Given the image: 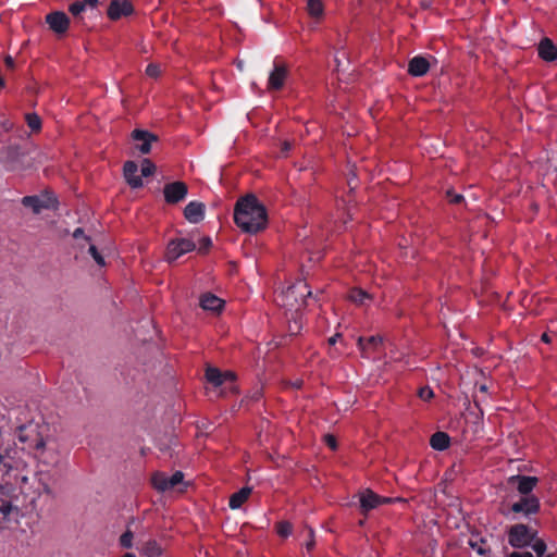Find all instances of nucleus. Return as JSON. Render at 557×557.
<instances>
[{
  "mask_svg": "<svg viewBox=\"0 0 557 557\" xmlns=\"http://www.w3.org/2000/svg\"><path fill=\"white\" fill-rule=\"evenodd\" d=\"M205 215V206L202 202L191 201L184 209V216L190 223H199Z\"/></svg>",
  "mask_w": 557,
  "mask_h": 557,
  "instance_id": "dca6fc26",
  "label": "nucleus"
},
{
  "mask_svg": "<svg viewBox=\"0 0 557 557\" xmlns=\"http://www.w3.org/2000/svg\"><path fill=\"white\" fill-rule=\"evenodd\" d=\"M141 554L146 557H163L162 548L154 540L147 541L141 547Z\"/></svg>",
  "mask_w": 557,
  "mask_h": 557,
  "instance_id": "bb28decb",
  "label": "nucleus"
},
{
  "mask_svg": "<svg viewBox=\"0 0 557 557\" xmlns=\"http://www.w3.org/2000/svg\"><path fill=\"white\" fill-rule=\"evenodd\" d=\"M212 242L209 237H203L201 240H200V246H199V250L200 251H206L210 246H211Z\"/></svg>",
  "mask_w": 557,
  "mask_h": 557,
  "instance_id": "a19ab883",
  "label": "nucleus"
},
{
  "mask_svg": "<svg viewBox=\"0 0 557 557\" xmlns=\"http://www.w3.org/2000/svg\"><path fill=\"white\" fill-rule=\"evenodd\" d=\"M277 533L282 537H287L292 533V525L288 522H280L277 524Z\"/></svg>",
  "mask_w": 557,
  "mask_h": 557,
  "instance_id": "e433bc0d",
  "label": "nucleus"
},
{
  "mask_svg": "<svg viewBox=\"0 0 557 557\" xmlns=\"http://www.w3.org/2000/svg\"><path fill=\"white\" fill-rule=\"evenodd\" d=\"M539 55L547 61L552 62L557 60V47L548 38H544L539 44Z\"/></svg>",
  "mask_w": 557,
  "mask_h": 557,
  "instance_id": "6ab92c4d",
  "label": "nucleus"
},
{
  "mask_svg": "<svg viewBox=\"0 0 557 557\" xmlns=\"http://www.w3.org/2000/svg\"><path fill=\"white\" fill-rule=\"evenodd\" d=\"M308 12L313 17H319L323 13V4L321 0H308Z\"/></svg>",
  "mask_w": 557,
  "mask_h": 557,
  "instance_id": "c756f323",
  "label": "nucleus"
},
{
  "mask_svg": "<svg viewBox=\"0 0 557 557\" xmlns=\"http://www.w3.org/2000/svg\"><path fill=\"white\" fill-rule=\"evenodd\" d=\"M4 86V81L3 78L0 77V87H3Z\"/></svg>",
  "mask_w": 557,
  "mask_h": 557,
  "instance_id": "864d4df0",
  "label": "nucleus"
},
{
  "mask_svg": "<svg viewBox=\"0 0 557 557\" xmlns=\"http://www.w3.org/2000/svg\"><path fill=\"white\" fill-rule=\"evenodd\" d=\"M46 23L53 33L63 35L69 29L70 18L64 12L54 11L46 16Z\"/></svg>",
  "mask_w": 557,
  "mask_h": 557,
  "instance_id": "f8f14e48",
  "label": "nucleus"
},
{
  "mask_svg": "<svg viewBox=\"0 0 557 557\" xmlns=\"http://www.w3.org/2000/svg\"><path fill=\"white\" fill-rule=\"evenodd\" d=\"M308 533H309V536H310V537H312V533H313V532H312V530H311V529L308 531ZM313 546H314V541H313V539H310V540L306 543V548H307L308 550H311Z\"/></svg>",
  "mask_w": 557,
  "mask_h": 557,
  "instance_id": "a18cd8bd",
  "label": "nucleus"
},
{
  "mask_svg": "<svg viewBox=\"0 0 557 557\" xmlns=\"http://www.w3.org/2000/svg\"><path fill=\"white\" fill-rule=\"evenodd\" d=\"M324 440H325V443L326 445L331 448V449H336L337 447V444H336V438L333 436V435H325L324 436Z\"/></svg>",
  "mask_w": 557,
  "mask_h": 557,
  "instance_id": "ea45409f",
  "label": "nucleus"
},
{
  "mask_svg": "<svg viewBox=\"0 0 557 557\" xmlns=\"http://www.w3.org/2000/svg\"><path fill=\"white\" fill-rule=\"evenodd\" d=\"M382 344L380 336H371L369 338L359 337L358 346L364 356H368L371 350H375Z\"/></svg>",
  "mask_w": 557,
  "mask_h": 557,
  "instance_id": "393cba45",
  "label": "nucleus"
},
{
  "mask_svg": "<svg viewBox=\"0 0 557 557\" xmlns=\"http://www.w3.org/2000/svg\"><path fill=\"white\" fill-rule=\"evenodd\" d=\"M540 509V503L537 497L529 495L521 498L520 502L515 503L511 506L513 512H522L524 515H531L537 512Z\"/></svg>",
  "mask_w": 557,
  "mask_h": 557,
  "instance_id": "2eb2a0df",
  "label": "nucleus"
},
{
  "mask_svg": "<svg viewBox=\"0 0 557 557\" xmlns=\"http://www.w3.org/2000/svg\"><path fill=\"white\" fill-rule=\"evenodd\" d=\"M510 482H518V491L521 494H529L537 483V479L535 476H522L515 475L509 479Z\"/></svg>",
  "mask_w": 557,
  "mask_h": 557,
  "instance_id": "5701e85b",
  "label": "nucleus"
},
{
  "mask_svg": "<svg viewBox=\"0 0 557 557\" xmlns=\"http://www.w3.org/2000/svg\"><path fill=\"white\" fill-rule=\"evenodd\" d=\"M16 437L23 444L22 450H27L44 465H55L60 458L59 444L51 435L46 423L30 422L21 426Z\"/></svg>",
  "mask_w": 557,
  "mask_h": 557,
  "instance_id": "f257e3e1",
  "label": "nucleus"
},
{
  "mask_svg": "<svg viewBox=\"0 0 557 557\" xmlns=\"http://www.w3.org/2000/svg\"><path fill=\"white\" fill-rule=\"evenodd\" d=\"M99 0H77L70 4L69 11L75 18H81L87 9H96Z\"/></svg>",
  "mask_w": 557,
  "mask_h": 557,
  "instance_id": "4be33fe9",
  "label": "nucleus"
},
{
  "mask_svg": "<svg viewBox=\"0 0 557 557\" xmlns=\"http://www.w3.org/2000/svg\"><path fill=\"white\" fill-rule=\"evenodd\" d=\"M88 252L100 268H103L106 265V260L103 256L98 251L96 246L90 243L88 245Z\"/></svg>",
  "mask_w": 557,
  "mask_h": 557,
  "instance_id": "7c9ffc66",
  "label": "nucleus"
},
{
  "mask_svg": "<svg viewBox=\"0 0 557 557\" xmlns=\"http://www.w3.org/2000/svg\"><path fill=\"white\" fill-rule=\"evenodd\" d=\"M469 545L480 556H487L490 552V547L487 546L486 541L478 536L471 537L469 540Z\"/></svg>",
  "mask_w": 557,
  "mask_h": 557,
  "instance_id": "c85d7f7f",
  "label": "nucleus"
},
{
  "mask_svg": "<svg viewBox=\"0 0 557 557\" xmlns=\"http://www.w3.org/2000/svg\"><path fill=\"white\" fill-rule=\"evenodd\" d=\"M73 237L78 240V239H84L86 243H89V238L88 237H85L84 236V232L82 228H76L73 233Z\"/></svg>",
  "mask_w": 557,
  "mask_h": 557,
  "instance_id": "79ce46f5",
  "label": "nucleus"
},
{
  "mask_svg": "<svg viewBox=\"0 0 557 557\" xmlns=\"http://www.w3.org/2000/svg\"><path fill=\"white\" fill-rule=\"evenodd\" d=\"M542 341H543V342H545V343H549V342H550V337H549V335H548V334H546V333H544V334L542 335Z\"/></svg>",
  "mask_w": 557,
  "mask_h": 557,
  "instance_id": "de8ad7c7",
  "label": "nucleus"
},
{
  "mask_svg": "<svg viewBox=\"0 0 557 557\" xmlns=\"http://www.w3.org/2000/svg\"><path fill=\"white\" fill-rule=\"evenodd\" d=\"M251 490L249 487H243L240 491L234 493L230 498V507L232 509H238L249 497Z\"/></svg>",
  "mask_w": 557,
  "mask_h": 557,
  "instance_id": "a878e982",
  "label": "nucleus"
},
{
  "mask_svg": "<svg viewBox=\"0 0 557 557\" xmlns=\"http://www.w3.org/2000/svg\"><path fill=\"white\" fill-rule=\"evenodd\" d=\"M348 299L357 306H368L372 297L361 288H352L348 294Z\"/></svg>",
  "mask_w": 557,
  "mask_h": 557,
  "instance_id": "b1692460",
  "label": "nucleus"
},
{
  "mask_svg": "<svg viewBox=\"0 0 557 557\" xmlns=\"http://www.w3.org/2000/svg\"><path fill=\"white\" fill-rule=\"evenodd\" d=\"M200 306L203 310L219 312L223 308L224 301L215 295L207 293L200 297Z\"/></svg>",
  "mask_w": 557,
  "mask_h": 557,
  "instance_id": "aec40b11",
  "label": "nucleus"
},
{
  "mask_svg": "<svg viewBox=\"0 0 557 557\" xmlns=\"http://www.w3.org/2000/svg\"><path fill=\"white\" fill-rule=\"evenodd\" d=\"M536 532L524 524H515L508 531V543L516 548L529 546Z\"/></svg>",
  "mask_w": 557,
  "mask_h": 557,
  "instance_id": "20e7f679",
  "label": "nucleus"
},
{
  "mask_svg": "<svg viewBox=\"0 0 557 557\" xmlns=\"http://www.w3.org/2000/svg\"><path fill=\"white\" fill-rule=\"evenodd\" d=\"M418 395L422 400L429 401L433 398L434 393L429 386H424L419 389Z\"/></svg>",
  "mask_w": 557,
  "mask_h": 557,
  "instance_id": "4c0bfd02",
  "label": "nucleus"
},
{
  "mask_svg": "<svg viewBox=\"0 0 557 557\" xmlns=\"http://www.w3.org/2000/svg\"><path fill=\"white\" fill-rule=\"evenodd\" d=\"M300 327L301 326L298 322H294V324H289V332L295 335L300 331Z\"/></svg>",
  "mask_w": 557,
  "mask_h": 557,
  "instance_id": "c03bdc74",
  "label": "nucleus"
},
{
  "mask_svg": "<svg viewBox=\"0 0 557 557\" xmlns=\"http://www.w3.org/2000/svg\"><path fill=\"white\" fill-rule=\"evenodd\" d=\"M146 74L149 77L157 78L161 74V66L156 63H151L146 67Z\"/></svg>",
  "mask_w": 557,
  "mask_h": 557,
  "instance_id": "c9c22d12",
  "label": "nucleus"
},
{
  "mask_svg": "<svg viewBox=\"0 0 557 557\" xmlns=\"http://www.w3.org/2000/svg\"><path fill=\"white\" fill-rule=\"evenodd\" d=\"M164 198L168 203H176L187 195V186L183 182H174L164 186Z\"/></svg>",
  "mask_w": 557,
  "mask_h": 557,
  "instance_id": "4468645a",
  "label": "nucleus"
},
{
  "mask_svg": "<svg viewBox=\"0 0 557 557\" xmlns=\"http://www.w3.org/2000/svg\"><path fill=\"white\" fill-rule=\"evenodd\" d=\"M430 69L429 61L423 57H414L410 60L408 65V72L412 76H423Z\"/></svg>",
  "mask_w": 557,
  "mask_h": 557,
  "instance_id": "412c9836",
  "label": "nucleus"
},
{
  "mask_svg": "<svg viewBox=\"0 0 557 557\" xmlns=\"http://www.w3.org/2000/svg\"><path fill=\"white\" fill-rule=\"evenodd\" d=\"M154 171H156V165L149 159H144L141 162V169H140L141 175L147 177V176L152 175L154 173Z\"/></svg>",
  "mask_w": 557,
  "mask_h": 557,
  "instance_id": "72a5a7b5",
  "label": "nucleus"
},
{
  "mask_svg": "<svg viewBox=\"0 0 557 557\" xmlns=\"http://www.w3.org/2000/svg\"><path fill=\"white\" fill-rule=\"evenodd\" d=\"M26 122H27L28 127L32 131L37 132L40 129L41 121L37 114H35V113L27 114Z\"/></svg>",
  "mask_w": 557,
  "mask_h": 557,
  "instance_id": "2f4dec72",
  "label": "nucleus"
},
{
  "mask_svg": "<svg viewBox=\"0 0 557 557\" xmlns=\"http://www.w3.org/2000/svg\"><path fill=\"white\" fill-rule=\"evenodd\" d=\"M133 532L127 530L120 536V545L123 548H131L133 546Z\"/></svg>",
  "mask_w": 557,
  "mask_h": 557,
  "instance_id": "f704fd0d",
  "label": "nucleus"
},
{
  "mask_svg": "<svg viewBox=\"0 0 557 557\" xmlns=\"http://www.w3.org/2000/svg\"><path fill=\"white\" fill-rule=\"evenodd\" d=\"M206 379L214 387L230 384L227 387L230 392H235V386H233L235 374L231 371L221 372L218 368L208 367L206 370Z\"/></svg>",
  "mask_w": 557,
  "mask_h": 557,
  "instance_id": "423d86ee",
  "label": "nucleus"
},
{
  "mask_svg": "<svg viewBox=\"0 0 557 557\" xmlns=\"http://www.w3.org/2000/svg\"><path fill=\"white\" fill-rule=\"evenodd\" d=\"M509 557H533V555L531 553H529V552H522V553L513 552V553L510 554Z\"/></svg>",
  "mask_w": 557,
  "mask_h": 557,
  "instance_id": "37998d69",
  "label": "nucleus"
},
{
  "mask_svg": "<svg viewBox=\"0 0 557 557\" xmlns=\"http://www.w3.org/2000/svg\"><path fill=\"white\" fill-rule=\"evenodd\" d=\"M480 391L485 393V392L487 391L486 385H481V386H480Z\"/></svg>",
  "mask_w": 557,
  "mask_h": 557,
  "instance_id": "8fccbe9b",
  "label": "nucleus"
},
{
  "mask_svg": "<svg viewBox=\"0 0 557 557\" xmlns=\"http://www.w3.org/2000/svg\"><path fill=\"white\" fill-rule=\"evenodd\" d=\"M289 149V144L288 143H284V150H288Z\"/></svg>",
  "mask_w": 557,
  "mask_h": 557,
  "instance_id": "603ef678",
  "label": "nucleus"
},
{
  "mask_svg": "<svg viewBox=\"0 0 557 557\" xmlns=\"http://www.w3.org/2000/svg\"><path fill=\"white\" fill-rule=\"evenodd\" d=\"M311 295V290L309 289L307 283L299 281L295 285L289 286L285 292V297L287 302L286 306L294 307L295 304L297 307L305 304L306 297Z\"/></svg>",
  "mask_w": 557,
  "mask_h": 557,
  "instance_id": "0eeeda50",
  "label": "nucleus"
},
{
  "mask_svg": "<svg viewBox=\"0 0 557 557\" xmlns=\"http://www.w3.org/2000/svg\"><path fill=\"white\" fill-rule=\"evenodd\" d=\"M234 220L244 232L257 233L267 225L265 208L250 195L239 199L235 206Z\"/></svg>",
  "mask_w": 557,
  "mask_h": 557,
  "instance_id": "f03ea898",
  "label": "nucleus"
},
{
  "mask_svg": "<svg viewBox=\"0 0 557 557\" xmlns=\"http://www.w3.org/2000/svg\"><path fill=\"white\" fill-rule=\"evenodd\" d=\"M132 139L136 143L135 148L143 154L149 153L152 143L158 141V137L154 134L143 129H134Z\"/></svg>",
  "mask_w": 557,
  "mask_h": 557,
  "instance_id": "9d476101",
  "label": "nucleus"
},
{
  "mask_svg": "<svg viewBox=\"0 0 557 557\" xmlns=\"http://www.w3.org/2000/svg\"><path fill=\"white\" fill-rule=\"evenodd\" d=\"M287 74H288L287 66L283 62L274 61L273 70L270 72L269 79H268V89L269 90L281 89L285 84Z\"/></svg>",
  "mask_w": 557,
  "mask_h": 557,
  "instance_id": "1a4fd4ad",
  "label": "nucleus"
},
{
  "mask_svg": "<svg viewBox=\"0 0 557 557\" xmlns=\"http://www.w3.org/2000/svg\"><path fill=\"white\" fill-rule=\"evenodd\" d=\"M134 11L129 0H112L109 4L107 14L111 21H117L131 15Z\"/></svg>",
  "mask_w": 557,
  "mask_h": 557,
  "instance_id": "9b49d317",
  "label": "nucleus"
},
{
  "mask_svg": "<svg viewBox=\"0 0 557 557\" xmlns=\"http://www.w3.org/2000/svg\"><path fill=\"white\" fill-rule=\"evenodd\" d=\"M533 548V550L536 553L539 557H542L546 550V544L543 540L537 539L536 535L534 536V541L530 544Z\"/></svg>",
  "mask_w": 557,
  "mask_h": 557,
  "instance_id": "473e14b6",
  "label": "nucleus"
},
{
  "mask_svg": "<svg viewBox=\"0 0 557 557\" xmlns=\"http://www.w3.org/2000/svg\"><path fill=\"white\" fill-rule=\"evenodd\" d=\"M122 557H136V556L132 553H127V554L123 555Z\"/></svg>",
  "mask_w": 557,
  "mask_h": 557,
  "instance_id": "3c124183",
  "label": "nucleus"
},
{
  "mask_svg": "<svg viewBox=\"0 0 557 557\" xmlns=\"http://www.w3.org/2000/svg\"><path fill=\"white\" fill-rule=\"evenodd\" d=\"M5 64H7V66H9V67H13V65H14V61H13V59H12L11 57H7V58H5Z\"/></svg>",
  "mask_w": 557,
  "mask_h": 557,
  "instance_id": "49530a36",
  "label": "nucleus"
},
{
  "mask_svg": "<svg viewBox=\"0 0 557 557\" xmlns=\"http://www.w3.org/2000/svg\"><path fill=\"white\" fill-rule=\"evenodd\" d=\"M337 337H338V335L331 337V338L329 339L330 344H331V345L335 344V343H336V338H337Z\"/></svg>",
  "mask_w": 557,
  "mask_h": 557,
  "instance_id": "09e8293b",
  "label": "nucleus"
},
{
  "mask_svg": "<svg viewBox=\"0 0 557 557\" xmlns=\"http://www.w3.org/2000/svg\"><path fill=\"white\" fill-rule=\"evenodd\" d=\"M447 197H448L449 201L454 202V203L460 202L462 200V198H463L462 195L456 194V193L450 191V190L447 191Z\"/></svg>",
  "mask_w": 557,
  "mask_h": 557,
  "instance_id": "58836bf2",
  "label": "nucleus"
},
{
  "mask_svg": "<svg viewBox=\"0 0 557 557\" xmlns=\"http://www.w3.org/2000/svg\"><path fill=\"white\" fill-rule=\"evenodd\" d=\"M23 205L30 208L35 213H39L44 209L54 207L55 199L49 195L26 196L22 200Z\"/></svg>",
  "mask_w": 557,
  "mask_h": 557,
  "instance_id": "ddd939ff",
  "label": "nucleus"
},
{
  "mask_svg": "<svg viewBox=\"0 0 557 557\" xmlns=\"http://www.w3.org/2000/svg\"><path fill=\"white\" fill-rule=\"evenodd\" d=\"M151 483L157 491L162 493L171 491L183 492L186 487L182 471H176L171 475L165 472H156L151 478Z\"/></svg>",
  "mask_w": 557,
  "mask_h": 557,
  "instance_id": "7ed1b4c3",
  "label": "nucleus"
},
{
  "mask_svg": "<svg viewBox=\"0 0 557 557\" xmlns=\"http://www.w3.org/2000/svg\"><path fill=\"white\" fill-rule=\"evenodd\" d=\"M430 444L436 450H444L449 446V436L444 432H436L432 435Z\"/></svg>",
  "mask_w": 557,
  "mask_h": 557,
  "instance_id": "cd10ccee",
  "label": "nucleus"
},
{
  "mask_svg": "<svg viewBox=\"0 0 557 557\" xmlns=\"http://www.w3.org/2000/svg\"><path fill=\"white\" fill-rule=\"evenodd\" d=\"M196 249V244L188 238L173 239L168 244L165 259L169 262L175 261L183 255Z\"/></svg>",
  "mask_w": 557,
  "mask_h": 557,
  "instance_id": "39448f33",
  "label": "nucleus"
},
{
  "mask_svg": "<svg viewBox=\"0 0 557 557\" xmlns=\"http://www.w3.org/2000/svg\"><path fill=\"white\" fill-rule=\"evenodd\" d=\"M123 173L131 187L138 188L143 186L141 177L138 175V166L134 161L125 162Z\"/></svg>",
  "mask_w": 557,
  "mask_h": 557,
  "instance_id": "f3484780",
  "label": "nucleus"
},
{
  "mask_svg": "<svg viewBox=\"0 0 557 557\" xmlns=\"http://www.w3.org/2000/svg\"><path fill=\"white\" fill-rule=\"evenodd\" d=\"M0 491L5 494V498H1L0 513L3 518H8L13 511H17V507L12 506L14 488L12 486L4 485Z\"/></svg>",
  "mask_w": 557,
  "mask_h": 557,
  "instance_id": "a211bd4d",
  "label": "nucleus"
},
{
  "mask_svg": "<svg viewBox=\"0 0 557 557\" xmlns=\"http://www.w3.org/2000/svg\"><path fill=\"white\" fill-rule=\"evenodd\" d=\"M360 506L364 512L376 508L382 504H391L394 502H404L400 498L381 497L370 490H366L360 493L359 496Z\"/></svg>",
  "mask_w": 557,
  "mask_h": 557,
  "instance_id": "6e6552de",
  "label": "nucleus"
},
{
  "mask_svg": "<svg viewBox=\"0 0 557 557\" xmlns=\"http://www.w3.org/2000/svg\"><path fill=\"white\" fill-rule=\"evenodd\" d=\"M44 490H45V492H47V493H49V492H50V490H49L48 485H45V486H44Z\"/></svg>",
  "mask_w": 557,
  "mask_h": 557,
  "instance_id": "5fc2aeb1",
  "label": "nucleus"
}]
</instances>
